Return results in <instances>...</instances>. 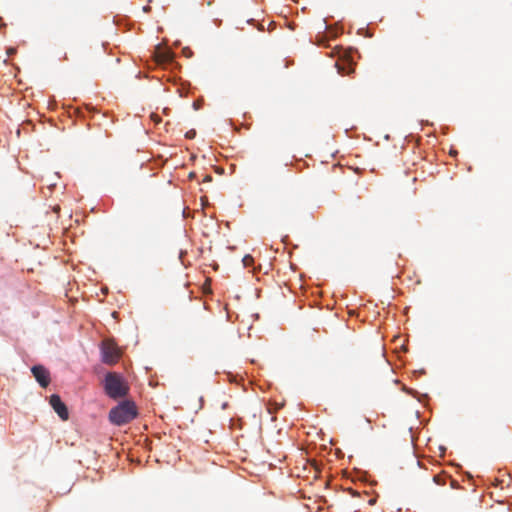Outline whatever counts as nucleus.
<instances>
[{
    "instance_id": "obj_1",
    "label": "nucleus",
    "mask_w": 512,
    "mask_h": 512,
    "mask_svg": "<svg viewBox=\"0 0 512 512\" xmlns=\"http://www.w3.org/2000/svg\"><path fill=\"white\" fill-rule=\"evenodd\" d=\"M103 389L108 397L117 400L126 397L130 388L121 374L108 372L103 381Z\"/></svg>"
},
{
    "instance_id": "obj_2",
    "label": "nucleus",
    "mask_w": 512,
    "mask_h": 512,
    "mask_svg": "<svg viewBox=\"0 0 512 512\" xmlns=\"http://www.w3.org/2000/svg\"><path fill=\"white\" fill-rule=\"evenodd\" d=\"M137 408L131 401H124L112 408L109 412V420L117 426L131 422L137 416Z\"/></svg>"
},
{
    "instance_id": "obj_3",
    "label": "nucleus",
    "mask_w": 512,
    "mask_h": 512,
    "mask_svg": "<svg viewBox=\"0 0 512 512\" xmlns=\"http://www.w3.org/2000/svg\"><path fill=\"white\" fill-rule=\"evenodd\" d=\"M101 354L103 363L113 365L120 359L121 351L112 340L105 339L101 344Z\"/></svg>"
},
{
    "instance_id": "obj_4",
    "label": "nucleus",
    "mask_w": 512,
    "mask_h": 512,
    "mask_svg": "<svg viewBox=\"0 0 512 512\" xmlns=\"http://www.w3.org/2000/svg\"><path fill=\"white\" fill-rule=\"evenodd\" d=\"M31 372L41 387L46 388L50 384V373L43 365H34Z\"/></svg>"
},
{
    "instance_id": "obj_5",
    "label": "nucleus",
    "mask_w": 512,
    "mask_h": 512,
    "mask_svg": "<svg viewBox=\"0 0 512 512\" xmlns=\"http://www.w3.org/2000/svg\"><path fill=\"white\" fill-rule=\"evenodd\" d=\"M49 403L52 406V408L54 409V411L58 414V416L62 420H64V421L68 420L69 412H68L67 406L65 405L64 402H62L59 395H57V394L51 395Z\"/></svg>"
},
{
    "instance_id": "obj_6",
    "label": "nucleus",
    "mask_w": 512,
    "mask_h": 512,
    "mask_svg": "<svg viewBox=\"0 0 512 512\" xmlns=\"http://www.w3.org/2000/svg\"><path fill=\"white\" fill-rule=\"evenodd\" d=\"M155 59L156 62L160 64L169 63L173 59V54L170 50L158 48L155 53Z\"/></svg>"
},
{
    "instance_id": "obj_7",
    "label": "nucleus",
    "mask_w": 512,
    "mask_h": 512,
    "mask_svg": "<svg viewBox=\"0 0 512 512\" xmlns=\"http://www.w3.org/2000/svg\"><path fill=\"white\" fill-rule=\"evenodd\" d=\"M242 263L245 267H250L254 263V259L251 255H245L242 259Z\"/></svg>"
},
{
    "instance_id": "obj_8",
    "label": "nucleus",
    "mask_w": 512,
    "mask_h": 512,
    "mask_svg": "<svg viewBox=\"0 0 512 512\" xmlns=\"http://www.w3.org/2000/svg\"><path fill=\"white\" fill-rule=\"evenodd\" d=\"M194 136H195V131H189V132H187V133H186V137H187V138H190V139H191V138H193Z\"/></svg>"
},
{
    "instance_id": "obj_9",
    "label": "nucleus",
    "mask_w": 512,
    "mask_h": 512,
    "mask_svg": "<svg viewBox=\"0 0 512 512\" xmlns=\"http://www.w3.org/2000/svg\"><path fill=\"white\" fill-rule=\"evenodd\" d=\"M210 181H212V176L205 175L204 178H203V182H210Z\"/></svg>"
},
{
    "instance_id": "obj_10",
    "label": "nucleus",
    "mask_w": 512,
    "mask_h": 512,
    "mask_svg": "<svg viewBox=\"0 0 512 512\" xmlns=\"http://www.w3.org/2000/svg\"><path fill=\"white\" fill-rule=\"evenodd\" d=\"M434 481L438 483L439 476H434Z\"/></svg>"
}]
</instances>
